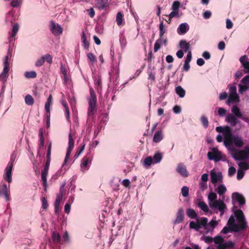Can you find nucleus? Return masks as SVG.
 Instances as JSON below:
<instances>
[{
    "label": "nucleus",
    "instance_id": "63",
    "mask_svg": "<svg viewBox=\"0 0 249 249\" xmlns=\"http://www.w3.org/2000/svg\"><path fill=\"white\" fill-rule=\"evenodd\" d=\"M190 62L184 61V64L183 67V70L187 71L189 70L190 66L189 64Z\"/></svg>",
    "mask_w": 249,
    "mask_h": 249
},
{
    "label": "nucleus",
    "instance_id": "45",
    "mask_svg": "<svg viewBox=\"0 0 249 249\" xmlns=\"http://www.w3.org/2000/svg\"><path fill=\"white\" fill-rule=\"evenodd\" d=\"M164 25L163 24V22L162 21L160 23V24L159 26V30H160V36L162 37L163 36L164 34L165 33V31L164 29Z\"/></svg>",
    "mask_w": 249,
    "mask_h": 249
},
{
    "label": "nucleus",
    "instance_id": "35",
    "mask_svg": "<svg viewBox=\"0 0 249 249\" xmlns=\"http://www.w3.org/2000/svg\"><path fill=\"white\" fill-rule=\"evenodd\" d=\"M25 102L28 106H32L34 103V100L30 94H27L25 97Z\"/></svg>",
    "mask_w": 249,
    "mask_h": 249
},
{
    "label": "nucleus",
    "instance_id": "44",
    "mask_svg": "<svg viewBox=\"0 0 249 249\" xmlns=\"http://www.w3.org/2000/svg\"><path fill=\"white\" fill-rule=\"evenodd\" d=\"M22 3V0H13L11 1L10 5L13 7L19 6Z\"/></svg>",
    "mask_w": 249,
    "mask_h": 249
},
{
    "label": "nucleus",
    "instance_id": "60",
    "mask_svg": "<svg viewBox=\"0 0 249 249\" xmlns=\"http://www.w3.org/2000/svg\"><path fill=\"white\" fill-rule=\"evenodd\" d=\"M175 17H178V11L173 10V11L169 14V17H170V18H172Z\"/></svg>",
    "mask_w": 249,
    "mask_h": 249
},
{
    "label": "nucleus",
    "instance_id": "20",
    "mask_svg": "<svg viewBox=\"0 0 249 249\" xmlns=\"http://www.w3.org/2000/svg\"><path fill=\"white\" fill-rule=\"evenodd\" d=\"M9 194L7 191V187L6 184H3L0 186V196H4L6 201L9 200Z\"/></svg>",
    "mask_w": 249,
    "mask_h": 249
},
{
    "label": "nucleus",
    "instance_id": "8",
    "mask_svg": "<svg viewBox=\"0 0 249 249\" xmlns=\"http://www.w3.org/2000/svg\"><path fill=\"white\" fill-rule=\"evenodd\" d=\"M13 162L14 160L11 158L5 169V174L4 175V179L9 183L12 181V170L13 166Z\"/></svg>",
    "mask_w": 249,
    "mask_h": 249
},
{
    "label": "nucleus",
    "instance_id": "37",
    "mask_svg": "<svg viewBox=\"0 0 249 249\" xmlns=\"http://www.w3.org/2000/svg\"><path fill=\"white\" fill-rule=\"evenodd\" d=\"M189 227L191 229H194L196 231H199V229L201 228V226H199L198 223H195L193 221H192L190 222Z\"/></svg>",
    "mask_w": 249,
    "mask_h": 249
},
{
    "label": "nucleus",
    "instance_id": "23",
    "mask_svg": "<svg viewBox=\"0 0 249 249\" xmlns=\"http://www.w3.org/2000/svg\"><path fill=\"white\" fill-rule=\"evenodd\" d=\"M177 171L184 177H187L188 176V173L186 167L182 164L178 165Z\"/></svg>",
    "mask_w": 249,
    "mask_h": 249
},
{
    "label": "nucleus",
    "instance_id": "11",
    "mask_svg": "<svg viewBox=\"0 0 249 249\" xmlns=\"http://www.w3.org/2000/svg\"><path fill=\"white\" fill-rule=\"evenodd\" d=\"M227 224L229 226H231V231L238 232L241 231L239 225L235 223V219L232 215L229 218Z\"/></svg>",
    "mask_w": 249,
    "mask_h": 249
},
{
    "label": "nucleus",
    "instance_id": "29",
    "mask_svg": "<svg viewBox=\"0 0 249 249\" xmlns=\"http://www.w3.org/2000/svg\"><path fill=\"white\" fill-rule=\"evenodd\" d=\"M179 46L184 52H187L190 49V45L185 40H181L179 42Z\"/></svg>",
    "mask_w": 249,
    "mask_h": 249
},
{
    "label": "nucleus",
    "instance_id": "13",
    "mask_svg": "<svg viewBox=\"0 0 249 249\" xmlns=\"http://www.w3.org/2000/svg\"><path fill=\"white\" fill-rule=\"evenodd\" d=\"M51 31L52 33L55 36H59L62 33V28L57 24L56 25L55 22L52 21L51 22Z\"/></svg>",
    "mask_w": 249,
    "mask_h": 249
},
{
    "label": "nucleus",
    "instance_id": "43",
    "mask_svg": "<svg viewBox=\"0 0 249 249\" xmlns=\"http://www.w3.org/2000/svg\"><path fill=\"white\" fill-rule=\"evenodd\" d=\"M238 87H239V92L241 94L243 93L245 91L247 90L249 88V86H247L246 85H243L241 84H239Z\"/></svg>",
    "mask_w": 249,
    "mask_h": 249
},
{
    "label": "nucleus",
    "instance_id": "17",
    "mask_svg": "<svg viewBox=\"0 0 249 249\" xmlns=\"http://www.w3.org/2000/svg\"><path fill=\"white\" fill-rule=\"evenodd\" d=\"M184 218V210L182 208H180L177 212V217L174 221L175 224H178L183 222Z\"/></svg>",
    "mask_w": 249,
    "mask_h": 249
},
{
    "label": "nucleus",
    "instance_id": "64",
    "mask_svg": "<svg viewBox=\"0 0 249 249\" xmlns=\"http://www.w3.org/2000/svg\"><path fill=\"white\" fill-rule=\"evenodd\" d=\"M8 76V74L4 73V72H2L0 74V81L2 82H5L6 81V78Z\"/></svg>",
    "mask_w": 249,
    "mask_h": 249
},
{
    "label": "nucleus",
    "instance_id": "47",
    "mask_svg": "<svg viewBox=\"0 0 249 249\" xmlns=\"http://www.w3.org/2000/svg\"><path fill=\"white\" fill-rule=\"evenodd\" d=\"M201 121L204 127L207 128L209 124V122L207 117L204 116H201Z\"/></svg>",
    "mask_w": 249,
    "mask_h": 249
},
{
    "label": "nucleus",
    "instance_id": "3",
    "mask_svg": "<svg viewBox=\"0 0 249 249\" xmlns=\"http://www.w3.org/2000/svg\"><path fill=\"white\" fill-rule=\"evenodd\" d=\"M90 97L88 99L89 108L88 115H93L96 108L97 98L95 91L92 88H89Z\"/></svg>",
    "mask_w": 249,
    "mask_h": 249
},
{
    "label": "nucleus",
    "instance_id": "36",
    "mask_svg": "<svg viewBox=\"0 0 249 249\" xmlns=\"http://www.w3.org/2000/svg\"><path fill=\"white\" fill-rule=\"evenodd\" d=\"M197 206L204 212H208L209 208L207 205L204 202H199L197 204Z\"/></svg>",
    "mask_w": 249,
    "mask_h": 249
},
{
    "label": "nucleus",
    "instance_id": "58",
    "mask_svg": "<svg viewBox=\"0 0 249 249\" xmlns=\"http://www.w3.org/2000/svg\"><path fill=\"white\" fill-rule=\"evenodd\" d=\"M241 82L246 85H249V75L243 77L241 80Z\"/></svg>",
    "mask_w": 249,
    "mask_h": 249
},
{
    "label": "nucleus",
    "instance_id": "10",
    "mask_svg": "<svg viewBox=\"0 0 249 249\" xmlns=\"http://www.w3.org/2000/svg\"><path fill=\"white\" fill-rule=\"evenodd\" d=\"M93 158V155L91 153L87 154L82 160L81 167L82 169H87V166L90 164Z\"/></svg>",
    "mask_w": 249,
    "mask_h": 249
},
{
    "label": "nucleus",
    "instance_id": "42",
    "mask_svg": "<svg viewBox=\"0 0 249 249\" xmlns=\"http://www.w3.org/2000/svg\"><path fill=\"white\" fill-rule=\"evenodd\" d=\"M218 225V222L216 220H211L208 224V227L210 226L212 228L210 229V231H213L214 229L216 227V226Z\"/></svg>",
    "mask_w": 249,
    "mask_h": 249
},
{
    "label": "nucleus",
    "instance_id": "22",
    "mask_svg": "<svg viewBox=\"0 0 249 249\" xmlns=\"http://www.w3.org/2000/svg\"><path fill=\"white\" fill-rule=\"evenodd\" d=\"M19 26L18 23H16L14 25L11 33L10 34V36L9 37V41L10 42H12L13 41H15L14 37L17 35L18 31Z\"/></svg>",
    "mask_w": 249,
    "mask_h": 249
},
{
    "label": "nucleus",
    "instance_id": "4",
    "mask_svg": "<svg viewBox=\"0 0 249 249\" xmlns=\"http://www.w3.org/2000/svg\"><path fill=\"white\" fill-rule=\"evenodd\" d=\"M235 207L233 206L232 210L234 212V216L236 217L237 221L239 224V226L241 231L245 230L247 228V223L246 221L245 217L243 212L241 210L234 211Z\"/></svg>",
    "mask_w": 249,
    "mask_h": 249
},
{
    "label": "nucleus",
    "instance_id": "39",
    "mask_svg": "<svg viewBox=\"0 0 249 249\" xmlns=\"http://www.w3.org/2000/svg\"><path fill=\"white\" fill-rule=\"evenodd\" d=\"M39 137L40 141V147H42L44 145V138L43 137V132L42 128H40L39 131Z\"/></svg>",
    "mask_w": 249,
    "mask_h": 249
},
{
    "label": "nucleus",
    "instance_id": "34",
    "mask_svg": "<svg viewBox=\"0 0 249 249\" xmlns=\"http://www.w3.org/2000/svg\"><path fill=\"white\" fill-rule=\"evenodd\" d=\"M162 158V155L160 152L156 153L152 158L153 160V162L154 163H157L160 162Z\"/></svg>",
    "mask_w": 249,
    "mask_h": 249
},
{
    "label": "nucleus",
    "instance_id": "57",
    "mask_svg": "<svg viewBox=\"0 0 249 249\" xmlns=\"http://www.w3.org/2000/svg\"><path fill=\"white\" fill-rule=\"evenodd\" d=\"M202 239H204L205 243H210L213 241V238L210 236L202 237Z\"/></svg>",
    "mask_w": 249,
    "mask_h": 249
},
{
    "label": "nucleus",
    "instance_id": "59",
    "mask_svg": "<svg viewBox=\"0 0 249 249\" xmlns=\"http://www.w3.org/2000/svg\"><path fill=\"white\" fill-rule=\"evenodd\" d=\"M87 12H88V15L90 18H93L94 16H95V11L94 10L93 8H90L89 9H88Z\"/></svg>",
    "mask_w": 249,
    "mask_h": 249
},
{
    "label": "nucleus",
    "instance_id": "31",
    "mask_svg": "<svg viewBox=\"0 0 249 249\" xmlns=\"http://www.w3.org/2000/svg\"><path fill=\"white\" fill-rule=\"evenodd\" d=\"M176 93L180 98H183L185 95V90L180 86H178L175 89Z\"/></svg>",
    "mask_w": 249,
    "mask_h": 249
},
{
    "label": "nucleus",
    "instance_id": "7",
    "mask_svg": "<svg viewBox=\"0 0 249 249\" xmlns=\"http://www.w3.org/2000/svg\"><path fill=\"white\" fill-rule=\"evenodd\" d=\"M231 112L232 114L235 117L239 118L245 122L249 123V117L246 115H243L240 108L236 105H234L232 107Z\"/></svg>",
    "mask_w": 249,
    "mask_h": 249
},
{
    "label": "nucleus",
    "instance_id": "51",
    "mask_svg": "<svg viewBox=\"0 0 249 249\" xmlns=\"http://www.w3.org/2000/svg\"><path fill=\"white\" fill-rule=\"evenodd\" d=\"M181 194L184 197H186L189 195V188L186 186H183L181 189Z\"/></svg>",
    "mask_w": 249,
    "mask_h": 249
},
{
    "label": "nucleus",
    "instance_id": "40",
    "mask_svg": "<svg viewBox=\"0 0 249 249\" xmlns=\"http://www.w3.org/2000/svg\"><path fill=\"white\" fill-rule=\"evenodd\" d=\"M25 76L27 78H35L36 77V73L35 71H26Z\"/></svg>",
    "mask_w": 249,
    "mask_h": 249
},
{
    "label": "nucleus",
    "instance_id": "5",
    "mask_svg": "<svg viewBox=\"0 0 249 249\" xmlns=\"http://www.w3.org/2000/svg\"><path fill=\"white\" fill-rule=\"evenodd\" d=\"M233 157L236 160H245L249 159V147L245 146L243 150L237 151L235 149Z\"/></svg>",
    "mask_w": 249,
    "mask_h": 249
},
{
    "label": "nucleus",
    "instance_id": "21",
    "mask_svg": "<svg viewBox=\"0 0 249 249\" xmlns=\"http://www.w3.org/2000/svg\"><path fill=\"white\" fill-rule=\"evenodd\" d=\"M189 29L188 25L186 23H181L179 25L177 29L178 33L179 35H183L187 32Z\"/></svg>",
    "mask_w": 249,
    "mask_h": 249
},
{
    "label": "nucleus",
    "instance_id": "61",
    "mask_svg": "<svg viewBox=\"0 0 249 249\" xmlns=\"http://www.w3.org/2000/svg\"><path fill=\"white\" fill-rule=\"evenodd\" d=\"M235 172H236L235 168L234 167L231 166L229 168L228 174L230 176H232L235 174Z\"/></svg>",
    "mask_w": 249,
    "mask_h": 249
},
{
    "label": "nucleus",
    "instance_id": "1",
    "mask_svg": "<svg viewBox=\"0 0 249 249\" xmlns=\"http://www.w3.org/2000/svg\"><path fill=\"white\" fill-rule=\"evenodd\" d=\"M217 196L216 193L214 192L210 193L208 196L209 200V205L210 207L214 211L218 209L220 212V215H222L224 213V211L226 208V205L223 200H217Z\"/></svg>",
    "mask_w": 249,
    "mask_h": 249
},
{
    "label": "nucleus",
    "instance_id": "32",
    "mask_svg": "<svg viewBox=\"0 0 249 249\" xmlns=\"http://www.w3.org/2000/svg\"><path fill=\"white\" fill-rule=\"evenodd\" d=\"M186 213L188 217L192 219H195L197 217V214L195 211L191 208H189L186 210Z\"/></svg>",
    "mask_w": 249,
    "mask_h": 249
},
{
    "label": "nucleus",
    "instance_id": "12",
    "mask_svg": "<svg viewBox=\"0 0 249 249\" xmlns=\"http://www.w3.org/2000/svg\"><path fill=\"white\" fill-rule=\"evenodd\" d=\"M95 6L99 10H106L109 7L108 0H95Z\"/></svg>",
    "mask_w": 249,
    "mask_h": 249
},
{
    "label": "nucleus",
    "instance_id": "62",
    "mask_svg": "<svg viewBox=\"0 0 249 249\" xmlns=\"http://www.w3.org/2000/svg\"><path fill=\"white\" fill-rule=\"evenodd\" d=\"M229 92H230V94H237L236 87L234 86H232L229 89Z\"/></svg>",
    "mask_w": 249,
    "mask_h": 249
},
{
    "label": "nucleus",
    "instance_id": "41",
    "mask_svg": "<svg viewBox=\"0 0 249 249\" xmlns=\"http://www.w3.org/2000/svg\"><path fill=\"white\" fill-rule=\"evenodd\" d=\"M180 3L179 1L176 0L173 2L171 9L173 10L179 11Z\"/></svg>",
    "mask_w": 249,
    "mask_h": 249
},
{
    "label": "nucleus",
    "instance_id": "50",
    "mask_svg": "<svg viewBox=\"0 0 249 249\" xmlns=\"http://www.w3.org/2000/svg\"><path fill=\"white\" fill-rule=\"evenodd\" d=\"M161 39H158L156 40V42L154 44V52H157L160 48L161 43H160Z\"/></svg>",
    "mask_w": 249,
    "mask_h": 249
},
{
    "label": "nucleus",
    "instance_id": "38",
    "mask_svg": "<svg viewBox=\"0 0 249 249\" xmlns=\"http://www.w3.org/2000/svg\"><path fill=\"white\" fill-rule=\"evenodd\" d=\"M123 20V15L121 12H119L117 14L116 21L118 25L120 26L122 24Z\"/></svg>",
    "mask_w": 249,
    "mask_h": 249
},
{
    "label": "nucleus",
    "instance_id": "49",
    "mask_svg": "<svg viewBox=\"0 0 249 249\" xmlns=\"http://www.w3.org/2000/svg\"><path fill=\"white\" fill-rule=\"evenodd\" d=\"M85 147V144H83L81 147H79L78 148L77 151L76 152V153L74 155V157L75 158H77L79 156V155L81 154V153L84 150Z\"/></svg>",
    "mask_w": 249,
    "mask_h": 249
},
{
    "label": "nucleus",
    "instance_id": "54",
    "mask_svg": "<svg viewBox=\"0 0 249 249\" xmlns=\"http://www.w3.org/2000/svg\"><path fill=\"white\" fill-rule=\"evenodd\" d=\"M43 57H44V60H46L49 64H51L52 63L53 57L50 54H47L43 56Z\"/></svg>",
    "mask_w": 249,
    "mask_h": 249
},
{
    "label": "nucleus",
    "instance_id": "16",
    "mask_svg": "<svg viewBox=\"0 0 249 249\" xmlns=\"http://www.w3.org/2000/svg\"><path fill=\"white\" fill-rule=\"evenodd\" d=\"M237 118V117L234 116L232 114L229 113L227 115L226 121L229 123L232 126H235L240 122Z\"/></svg>",
    "mask_w": 249,
    "mask_h": 249
},
{
    "label": "nucleus",
    "instance_id": "48",
    "mask_svg": "<svg viewBox=\"0 0 249 249\" xmlns=\"http://www.w3.org/2000/svg\"><path fill=\"white\" fill-rule=\"evenodd\" d=\"M153 162V160L151 156L146 157L144 160V163L145 165L150 166Z\"/></svg>",
    "mask_w": 249,
    "mask_h": 249
},
{
    "label": "nucleus",
    "instance_id": "24",
    "mask_svg": "<svg viewBox=\"0 0 249 249\" xmlns=\"http://www.w3.org/2000/svg\"><path fill=\"white\" fill-rule=\"evenodd\" d=\"M222 175L221 174H219L217 175L216 173L212 171L211 172V180L212 183L215 184L217 183L218 180H222Z\"/></svg>",
    "mask_w": 249,
    "mask_h": 249
},
{
    "label": "nucleus",
    "instance_id": "19",
    "mask_svg": "<svg viewBox=\"0 0 249 249\" xmlns=\"http://www.w3.org/2000/svg\"><path fill=\"white\" fill-rule=\"evenodd\" d=\"M52 239L55 245L62 244V241L60 234L56 231H53L52 233Z\"/></svg>",
    "mask_w": 249,
    "mask_h": 249
},
{
    "label": "nucleus",
    "instance_id": "15",
    "mask_svg": "<svg viewBox=\"0 0 249 249\" xmlns=\"http://www.w3.org/2000/svg\"><path fill=\"white\" fill-rule=\"evenodd\" d=\"M196 222L198 223L201 227L202 226L206 231V233L207 234L210 231V228L208 227V219L206 217H202L200 219H196Z\"/></svg>",
    "mask_w": 249,
    "mask_h": 249
},
{
    "label": "nucleus",
    "instance_id": "27",
    "mask_svg": "<svg viewBox=\"0 0 249 249\" xmlns=\"http://www.w3.org/2000/svg\"><path fill=\"white\" fill-rule=\"evenodd\" d=\"M163 139V135L161 130H159L156 132L153 137V142H159Z\"/></svg>",
    "mask_w": 249,
    "mask_h": 249
},
{
    "label": "nucleus",
    "instance_id": "6",
    "mask_svg": "<svg viewBox=\"0 0 249 249\" xmlns=\"http://www.w3.org/2000/svg\"><path fill=\"white\" fill-rule=\"evenodd\" d=\"M207 156L210 160H213L215 162L219 161L222 159V153L216 147L212 148V151L208 153Z\"/></svg>",
    "mask_w": 249,
    "mask_h": 249
},
{
    "label": "nucleus",
    "instance_id": "18",
    "mask_svg": "<svg viewBox=\"0 0 249 249\" xmlns=\"http://www.w3.org/2000/svg\"><path fill=\"white\" fill-rule=\"evenodd\" d=\"M64 186V185H63L60 189L59 195H57L56 196V200L54 204V210L55 212L56 213L59 210V206L60 204L61 200H62V196H63V192L62 191V188Z\"/></svg>",
    "mask_w": 249,
    "mask_h": 249
},
{
    "label": "nucleus",
    "instance_id": "9",
    "mask_svg": "<svg viewBox=\"0 0 249 249\" xmlns=\"http://www.w3.org/2000/svg\"><path fill=\"white\" fill-rule=\"evenodd\" d=\"M74 141L72 139L71 133H70L69 134V146L68 147L67 153L64 160V163H66L70 158L71 152L72 151L74 147Z\"/></svg>",
    "mask_w": 249,
    "mask_h": 249
},
{
    "label": "nucleus",
    "instance_id": "30",
    "mask_svg": "<svg viewBox=\"0 0 249 249\" xmlns=\"http://www.w3.org/2000/svg\"><path fill=\"white\" fill-rule=\"evenodd\" d=\"M239 101V97L237 94H229L228 99L227 101V104H229L231 102H238Z\"/></svg>",
    "mask_w": 249,
    "mask_h": 249
},
{
    "label": "nucleus",
    "instance_id": "33",
    "mask_svg": "<svg viewBox=\"0 0 249 249\" xmlns=\"http://www.w3.org/2000/svg\"><path fill=\"white\" fill-rule=\"evenodd\" d=\"M215 191L219 194V195L222 196L226 193L227 189L224 185L220 184L215 189Z\"/></svg>",
    "mask_w": 249,
    "mask_h": 249
},
{
    "label": "nucleus",
    "instance_id": "25",
    "mask_svg": "<svg viewBox=\"0 0 249 249\" xmlns=\"http://www.w3.org/2000/svg\"><path fill=\"white\" fill-rule=\"evenodd\" d=\"M234 143L235 145L237 147H242L244 143L243 142V139L241 137L239 136H234L232 139V143Z\"/></svg>",
    "mask_w": 249,
    "mask_h": 249
},
{
    "label": "nucleus",
    "instance_id": "14",
    "mask_svg": "<svg viewBox=\"0 0 249 249\" xmlns=\"http://www.w3.org/2000/svg\"><path fill=\"white\" fill-rule=\"evenodd\" d=\"M232 201L236 200L240 205H243L245 204L246 199L245 197L239 193L235 192L232 194Z\"/></svg>",
    "mask_w": 249,
    "mask_h": 249
},
{
    "label": "nucleus",
    "instance_id": "46",
    "mask_svg": "<svg viewBox=\"0 0 249 249\" xmlns=\"http://www.w3.org/2000/svg\"><path fill=\"white\" fill-rule=\"evenodd\" d=\"M224 240V238L221 236H216L213 238L214 242L215 244H217L218 245L220 243H223Z\"/></svg>",
    "mask_w": 249,
    "mask_h": 249
},
{
    "label": "nucleus",
    "instance_id": "55",
    "mask_svg": "<svg viewBox=\"0 0 249 249\" xmlns=\"http://www.w3.org/2000/svg\"><path fill=\"white\" fill-rule=\"evenodd\" d=\"M244 176V172L242 170L239 169L237 171V179L238 180H241Z\"/></svg>",
    "mask_w": 249,
    "mask_h": 249
},
{
    "label": "nucleus",
    "instance_id": "56",
    "mask_svg": "<svg viewBox=\"0 0 249 249\" xmlns=\"http://www.w3.org/2000/svg\"><path fill=\"white\" fill-rule=\"evenodd\" d=\"M227 110L223 108L220 107L218 110V114L220 116H224L226 115Z\"/></svg>",
    "mask_w": 249,
    "mask_h": 249
},
{
    "label": "nucleus",
    "instance_id": "28",
    "mask_svg": "<svg viewBox=\"0 0 249 249\" xmlns=\"http://www.w3.org/2000/svg\"><path fill=\"white\" fill-rule=\"evenodd\" d=\"M48 174V172L42 170L41 172V180L43 182V185L44 188L45 190H46L47 186V177Z\"/></svg>",
    "mask_w": 249,
    "mask_h": 249
},
{
    "label": "nucleus",
    "instance_id": "53",
    "mask_svg": "<svg viewBox=\"0 0 249 249\" xmlns=\"http://www.w3.org/2000/svg\"><path fill=\"white\" fill-rule=\"evenodd\" d=\"M45 62V60L43 56L39 59L37 60L36 63V67H40L43 65Z\"/></svg>",
    "mask_w": 249,
    "mask_h": 249
},
{
    "label": "nucleus",
    "instance_id": "2",
    "mask_svg": "<svg viewBox=\"0 0 249 249\" xmlns=\"http://www.w3.org/2000/svg\"><path fill=\"white\" fill-rule=\"evenodd\" d=\"M224 137V144L226 147L231 151H235V148L232 145V139L234 136L232 135V130L229 126H225V129L223 133Z\"/></svg>",
    "mask_w": 249,
    "mask_h": 249
},
{
    "label": "nucleus",
    "instance_id": "52",
    "mask_svg": "<svg viewBox=\"0 0 249 249\" xmlns=\"http://www.w3.org/2000/svg\"><path fill=\"white\" fill-rule=\"evenodd\" d=\"M88 59L92 63H94L96 61V58L95 55L92 53H89L87 54Z\"/></svg>",
    "mask_w": 249,
    "mask_h": 249
},
{
    "label": "nucleus",
    "instance_id": "26",
    "mask_svg": "<svg viewBox=\"0 0 249 249\" xmlns=\"http://www.w3.org/2000/svg\"><path fill=\"white\" fill-rule=\"evenodd\" d=\"M81 41L83 43V46L85 49L88 50L89 46V43L87 40L86 34L83 31L81 35Z\"/></svg>",
    "mask_w": 249,
    "mask_h": 249
}]
</instances>
